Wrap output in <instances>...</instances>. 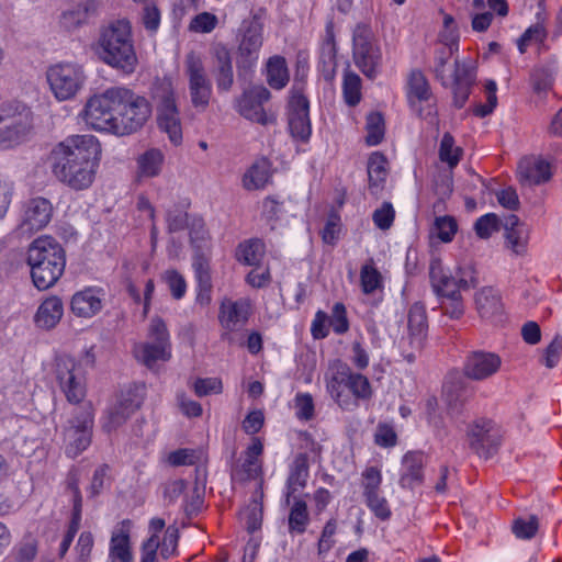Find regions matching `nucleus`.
I'll use <instances>...</instances> for the list:
<instances>
[{"label": "nucleus", "mask_w": 562, "mask_h": 562, "mask_svg": "<svg viewBox=\"0 0 562 562\" xmlns=\"http://www.w3.org/2000/svg\"><path fill=\"white\" fill-rule=\"evenodd\" d=\"M64 314V305L58 296L47 297L38 306L35 314V323L44 329L54 328L61 319Z\"/></svg>", "instance_id": "obj_32"}, {"label": "nucleus", "mask_w": 562, "mask_h": 562, "mask_svg": "<svg viewBox=\"0 0 562 562\" xmlns=\"http://www.w3.org/2000/svg\"><path fill=\"white\" fill-rule=\"evenodd\" d=\"M101 147L92 135H72L56 144L48 160L55 177L67 187L88 189L95 177Z\"/></svg>", "instance_id": "obj_2"}, {"label": "nucleus", "mask_w": 562, "mask_h": 562, "mask_svg": "<svg viewBox=\"0 0 562 562\" xmlns=\"http://www.w3.org/2000/svg\"><path fill=\"white\" fill-rule=\"evenodd\" d=\"M502 364L498 355L486 351L471 352L464 362L463 373L474 381H482L495 374Z\"/></svg>", "instance_id": "obj_21"}, {"label": "nucleus", "mask_w": 562, "mask_h": 562, "mask_svg": "<svg viewBox=\"0 0 562 562\" xmlns=\"http://www.w3.org/2000/svg\"><path fill=\"white\" fill-rule=\"evenodd\" d=\"M429 277L432 289L440 299L460 296L461 291H468L477 284L472 271L458 268L456 276H452L443 270L439 259L430 262Z\"/></svg>", "instance_id": "obj_9"}, {"label": "nucleus", "mask_w": 562, "mask_h": 562, "mask_svg": "<svg viewBox=\"0 0 562 562\" xmlns=\"http://www.w3.org/2000/svg\"><path fill=\"white\" fill-rule=\"evenodd\" d=\"M266 254L265 243L259 238H251L240 243L236 249V259L246 266H260Z\"/></svg>", "instance_id": "obj_36"}, {"label": "nucleus", "mask_w": 562, "mask_h": 562, "mask_svg": "<svg viewBox=\"0 0 562 562\" xmlns=\"http://www.w3.org/2000/svg\"><path fill=\"white\" fill-rule=\"evenodd\" d=\"M395 217V211L390 202H383L382 205L373 212L372 220L380 229H389Z\"/></svg>", "instance_id": "obj_54"}, {"label": "nucleus", "mask_w": 562, "mask_h": 562, "mask_svg": "<svg viewBox=\"0 0 562 562\" xmlns=\"http://www.w3.org/2000/svg\"><path fill=\"white\" fill-rule=\"evenodd\" d=\"M289 130L293 138L307 142L312 127L310 121V103L302 93V88L295 85L292 88V95L289 101Z\"/></svg>", "instance_id": "obj_17"}, {"label": "nucleus", "mask_w": 562, "mask_h": 562, "mask_svg": "<svg viewBox=\"0 0 562 562\" xmlns=\"http://www.w3.org/2000/svg\"><path fill=\"white\" fill-rule=\"evenodd\" d=\"M431 97L428 80L420 70H413L408 78V98L414 104L413 99L419 102L428 101Z\"/></svg>", "instance_id": "obj_42"}, {"label": "nucleus", "mask_w": 562, "mask_h": 562, "mask_svg": "<svg viewBox=\"0 0 562 562\" xmlns=\"http://www.w3.org/2000/svg\"><path fill=\"white\" fill-rule=\"evenodd\" d=\"M215 68L214 77L217 89L227 92L232 89L234 83V74L232 57L229 50L225 46H217L214 52Z\"/></svg>", "instance_id": "obj_30"}, {"label": "nucleus", "mask_w": 562, "mask_h": 562, "mask_svg": "<svg viewBox=\"0 0 562 562\" xmlns=\"http://www.w3.org/2000/svg\"><path fill=\"white\" fill-rule=\"evenodd\" d=\"M53 205L49 200L37 196L29 200L24 205L21 223L18 231L21 235H32L44 228L52 220Z\"/></svg>", "instance_id": "obj_19"}, {"label": "nucleus", "mask_w": 562, "mask_h": 562, "mask_svg": "<svg viewBox=\"0 0 562 562\" xmlns=\"http://www.w3.org/2000/svg\"><path fill=\"white\" fill-rule=\"evenodd\" d=\"M562 353V336L555 335L553 340L548 345V347L543 351L542 362L543 364L552 369L560 361V357Z\"/></svg>", "instance_id": "obj_56"}, {"label": "nucleus", "mask_w": 562, "mask_h": 562, "mask_svg": "<svg viewBox=\"0 0 562 562\" xmlns=\"http://www.w3.org/2000/svg\"><path fill=\"white\" fill-rule=\"evenodd\" d=\"M192 267L194 270L198 286H213L210 269V259L202 252L196 251L193 257Z\"/></svg>", "instance_id": "obj_45"}, {"label": "nucleus", "mask_w": 562, "mask_h": 562, "mask_svg": "<svg viewBox=\"0 0 562 562\" xmlns=\"http://www.w3.org/2000/svg\"><path fill=\"white\" fill-rule=\"evenodd\" d=\"M329 325L336 334H344L349 328V323L346 315V307L342 303H336L331 311Z\"/></svg>", "instance_id": "obj_58"}, {"label": "nucleus", "mask_w": 562, "mask_h": 562, "mask_svg": "<svg viewBox=\"0 0 562 562\" xmlns=\"http://www.w3.org/2000/svg\"><path fill=\"white\" fill-rule=\"evenodd\" d=\"M270 179L269 164L267 160L255 162L244 175L243 184L247 190L262 189Z\"/></svg>", "instance_id": "obj_40"}, {"label": "nucleus", "mask_w": 562, "mask_h": 562, "mask_svg": "<svg viewBox=\"0 0 562 562\" xmlns=\"http://www.w3.org/2000/svg\"><path fill=\"white\" fill-rule=\"evenodd\" d=\"M558 74L559 64L555 57L539 60L529 76L533 92L540 97H546L552 90Z\"/></svg>", "instance_id": "obj_23"}, {"label": "nucleus", "mask_w": 562, "mask_h": 562, "mask_svg": "<svg viewBox=\"0 0 562 562\" xmlns=\"http://www.w3.org/2000/svg\"><path fill=\"white\" fill-rule=\"evenodd\" d=\"M470 448L480 457H491L501 445L499 428L491 419L480 418L473 422L467 431Z\"/></svg>", "instance_id": "obj_16"}, {"label": "nucleus", "mask_w": 562, "mask_h": 562, "mask_svg": "<svg viewBox=\"0 0 562 562\" xmlns=\"http://www.w3.org/2000/svg\"><path fill=\"white\" fill-rule=\"evenodd\" d=\"M260 465L258 461L245 459L240 465H236L232 470V480L236 482H246L258 476Z\"/></svg>", "instance_id": "obj_52"}, {"label": "nucleus", "mask_w": 562, "mask_h": 562, "mask_svg": "<svg viewBox=\"0 0 562 562\" xmlns=\"http://www.w3.org/2000/svg\"><path fill=\"white\" fill-rule=\"evenodd\" d=\"M140 21L149 32H156L160 24V10L154 2H146L140 12Z\"/></svg>", "instance_id": "obj_53"}, {"label": "nucleus", "mask_w": 562, "mask_h": 562, "mask_svg": "<svg viewBox=\"0 0 562 562\" xmlns=\"http://www.w3.org/2000/svg\"><path fill=\"white\" fill-rule=\"evenodd\" d=\"M145 395L144 384H132L122 391L115 403L104 413L102 429L110 434L123 426L140 408Z\"/></svg>", "instance_id": "obj_8"}, {"label": "nucleus", "mask_w": 562, "mask_h": 562, "mask_svg": "<svg viewBox=\"0 0 562 562\" xmlns=\"http://www.w3.org/2000/svg\"><path fill=\"white\" fill-rule=\"evenodd\" d=\"M539 528V519L536 515L526 518L519 517L513 522V532L519 539H531L536 536Z\"/></svg>", "instance_id": "obj_48"}, {"label": "nucleus", "mask_w": 562, "mask_h": 562, "mask_svg": "<svg viewBox=\"0 0 562 562\" xmlns=\"http://www.w3.org/2000/svg\"><path fill=\"white\" fill-rule=\"evenodd\" d=\"M165 280L176 300H180L186 294L187 283L184 278L176 270H167Z\"/></svg>", "instance_id": "obj_59"}, {"label": "nucleus", "mask_w": 562, "mask_h": 562, "mask_svg": "<svg viewBox=\"0 0 562 562\" xmlns=\"http://www.w3.org/2000/svg\"><path fill=\"white\" fill-rule=\"evenodd\" d=\"M361 79L355 72H346L344 77L342 90L347 104L355 106L360 102Z\"/></svg>", "instance_id": "obj_47"}, {"label": "nucleus", "mask_w": 562, "mask_h": 562, "mask_svg": "<svg viewBox=\"0 0 562 562\" xmlns=\"http://www.w3.org/2000/svg\"><path fill=\"white\" fill-rule=\"evenodd\" d=\"M387 160L386 157L380 153L374 151L370 155L368 160V178H369V190L372 194H378L382 184L387 177Z\"/></svg>", "instance_id": "obj_34"}, {"label": "nucleus", "mask_w": 562, "mask_h": 562, "mask_svg": "<svg viewBox=\"0 0 562 562\" xmlns=\"http://www.w3.org/2000/svg\"><path fill=\"white\" fill-rule=\"evenodd\" d=\"M381 50L373 42L371 33L358 27L353 34V60L364 76L375 78L381 65Z\"/></svg>", "instance_id": "obj_14"}, {"label": "nucleus", "mask_w": 562, "mask_h": 562, "mask_svg": "<svg viewBox=\"0 0 562 562\" xmlns=\"http://www.w3.org/2000/svg\"><path fill=\"white\" fill-rule=\"evenodd\" d=\"M267 81L273 89H282L289 81V71L284 57L273 56L267 63Z\"/></svg>", "instance_id": "obj_38"}, {"label": "nucleus", "mask_w": 562, "mask_h": 562, "mask_svg": "<svg viewBox=\"0 0 562 562\" xmlns=\"http://www.w3.org/2000/svg\"><path fill=\"white\" fill-rule=\"evenodd\" d=\"M70 308L75 315L89 318L101 311L102 300L97 290L88 288L72 295Z\"/></svg>", "instance_id": "obj_29"}, {"label": "nucleus", "mask_w": 562, "mask_h": 562, "mask_svg": "<svg viewBox=\"0 0 562 562\" xmlns=\"http://www.w3.org/2000/svg\"><path fill=\"white\" fill-rule=\"evenodd\" d=\"M150 113L146 98L124 87H112L93 95L85 108L86 121L92 128L120 136L139 130Z\"/></svg>", "instance_id": "obj_1"}, {"label": "nucleus", "mask_w": 562, "mask_h": 562, "mask_svg": "<svg viewBox=\"0 0 562 562\" xmlns=\"http://www.w3.org/2000/svg\"><path fill=\"white\" fill-rule=\"evenodd\" d=\"M270 91L265 87H254L243 93L238 99V112L245 119L267 125L273 121L272 116H269L262 104L270 99Z\"/></svg>", "instance_id": "obj_20"}, {"label": "nucleus", "mask_w": 562, "mask_h": 562, "mask_svg": "<svg viewBox=\"0 0 562 562\" xmlns=\"http://www.w3.org/2000/svg\"><path fill=\"white\" fill-rule=\"evenodd\" d=\"M263 21L261 14H254L241 24V40L238 46L236 65L238 75L247 72L257 63L262 46Z\"/></svg>", "instance_id": "obj_10"}, {"label": "nucleus", "mask_w": 562, "mask_h": 562, "mask_svg": "<svg viewBox=\"0 0 562 562\" xmlns=\"http://www.w3.org/2000/svg\"><path fill=\"white\" fill-rule=\"evenodd\" d=\"M241 516L246 521L247 530L250 533L257 531L262 524V503L257 497H254L241 512Z\"/></svg>", "instance_id": "obj_46"}, {"label": "nucleus", "mask_w": 562, "mask_h": 562, "mask_svg": "<svg viewBox=\"0 0 562 562\" xmlns=\"http://www.w3.org/2000/svg\"><path fill=\"white\" fill-rule=\"evenodd\" d=\"M0 148H13L26 142L33 132V113L25 104L13 101L0 105Z\"/></svg>", "instance_id": "obj_5"}, {"label": "nucleus", "mask_w": 562, "mask_h": 562, "mask_svg": "<svg viewBox=\"0 0 562 562\" xmlns=\"http://www.w3.org/2000/svg\"><path fill=\"white\" fill-rule=\"evenodd\" d=\"M162 162L164 155L159 149H148L137 160L139 173L144 177H156L161 170Z\"/></svg>", "instance_id": "obj_41"}, {"label": "nucleus", "mask_w": 562, "mask_h": 562, "mask_svg": "<svg viewBox=\"0 0 562 562\" xmlns=\"http://www.w3.org/2000/svg\"><path fill=\"white\" fill-rule=\"evenodd\" d=\"M505 239L507 246L515 252L520 254L524 251L527 243V232L525 228H517L505 231Z\"/></svg>", "instance_id": "obj_64"}, {"label": "nucleus", "mask_w": 562, "mask_h": 562, "mask_svg": "<svg viewBox=\"0 0 562 562\" xmlns=\"http://www.w3.org/2000/svg\"><path fill=\"white\" fill-rule=\"evenodd\" d=\"M98 55L102 61L124 74L134 72L137 56L127 20L114 21L101 32Z\"/></svg>", "instance_id": "obj_4"}, {"label": "nucleus", "mask_w": 562, "mask_h": 562, "mask_svg": "<svg viewBox=\"0 0 562 562\" xmlns=\"http://www.w3.org/2000/svg\"><path fill=\"white\" fill-rule=\"evenodd\" d=\"M363 476V495L369 496L379 493L380 485L382 482L381 472L375 467L366 469L362 474Z\"/></svg>", "instance_id": "obj_57"}, {"label": "nucleus", "mask_w": 562, "mask_h": 562, "mask_svg": "<svg viewBox=\"0 0 562 562\" xmlns=\"http://www.w3.org/2000/svg\"><path fill=\"white\" fill-rule=\"evenodd\" d=\"M196 451L193 449H178L168 454V462L172 467L193 465L198 461Z\"/></svg>", "instance_id": "obj_62"}, {"label": "nucleus", "mask_w": 562, "mask_h": 562, "mask_svg": "<svg viewBox=\"0 0 562 562\" xmlns=\"http://www.w3.org/2000/svg\"><path fill=\"white\" fill-rule=\"evenodd\" d=\"M151 100L157 110L159 127L166 132L169 139L178 145L182 140L180 113L177 106L176 91L168 78L158 79L151 88Z\"/></svg>", "instance_id": "obj_6"}, {"label": "nucleus", "mask_w": 562, "mask_h": 562, "mask_svg": "<svg viewBox=\"0 0 562 562\" xmlns=\"http://www.w3.org/2000/svg\"><path fill=\"white\" fill-rule=\"evenodd\" d=\"M473 396V389L460 375H451L443 385V398L448 408L460 412Z\"/></svg>", "instance_id": "obj_26"}, {"label": "nucleus", "mask_w": 562, "mask_h": 562, "mask_svg": "<svg viewBox=\"0 0 562 562\" xmlns=\"http://www.w3.org/2000/svg\"><path fill=\"white\" fill-rule=\"evenodd\" d=\"M131 521L125 519L121 528L114 530L110 540L109 559L113 562H133V553L130 540Z\"/></svg>", "instance_id": "obj_28"}, {"label": "nucleus", "mask_w": 562, "mask_h": 562, "mask_svg": "<svg viewBox=\"0 0 562 562\" xmlns=\"http://www.w3.org/2000/svg\"><path fill=\"white\" fill-rule=\"evenodd\" d=\"M366 502L368 507L381 520H387L391 517V509L387 505V501L380 496L379 493L366 496Z\"/></svg>", "instance_id": "obj_60"}, {"label": "nucleus", "mask_w": 562, "mask_h": 562, "mask_svg": "<svg viewBox=\"0 0 562 562\" xmlns=\"http://www.w3.org/2000/svg\"><path fill=\"white\" fill-rule=\"evenodd\" d=\"M440 308L442 313L450 318L458 319L464 314V304L462 296L440 299Z\"/></svg>", "instance_id": "obj_61"}, {"label": "nucleus", "mask_w": 562, "mask_h": 562, "mask_svg": "<svg viewBox=\"0 0 562 562\" xmlns=\"http://www.w3.org/2000/svg\"><path fill=\"white\" fill-rule=\"evenodd\" d=\"M407 336L402 337L400 347L404 359L412 363L415 361L417 353L424 347L428 331V321L424 304L414 303L407 315Z\"/></svg>", "instance_id": "obj_11"}, {"label": "nucleus", "mask_w": 562, "mask_h": 562, "mask_svg": "<svg viewBox=\"0 0 562 562\" xmlns=\"http://www.w3.org/2000/svg\"><path fill=\"white\" fill-rule=\"evenodd\" d=\"M186 74L189 80V93L193 108L205 111L212 97V83L199 56L190 53L186 58Z\"/></svg>", "instance_id": "obj_13"}, {"label": "nucleus", "mask_w": 562, "mask_h": 562, "mask_svg": "<svg viewBox=\"0 0 562 562\" xmlns=\"http://www.w3.org/2000/svg\"><path fill=\"white\" fill-rule=\"evenodd\" d=\"M475 306L480 316L492 322H501L504 305L501 296L493 288H483L475 294Z\"/></svg>", "instance_id": "obj_27"}, {"label": "nucleus", "mask_w": 562, "mask_h": 562, "mask_svg": "<svg viewBox=\"0 0 562 562\" xmlns=\"http://www.w3.org/2000/svg\"><path fill=\"white\" fill-rule=\"evenodd\" d=\"M308 524L310 513L306 503L302 499L295 501L289 513V532L291 535H302L306 531Z\"/></svg>", "instance_id": "obj_39"}, {"label": "nucleus", "mask_w": 562, "mask_h": 562, "mask_svg": "<svg viewBox=\"0 0 562 562\" xmlns=\"http://www.w3.org/2000/svg\"><path fill=\"white\" fill-rule=\"evenodd\" d=\"M342 386L348 389L358 398H369L371 396V386L369 380L360 373L341 372L339 376H335L327 385L330 395L342 408L349 407L348 396L344 397Z\"/></svg>", "instance_id": "obj_18"}, {"label": "nucleus", "mask_w": 562, "mask_h": 562, "mask_svg": "<svg viewBox=\"0 0 562 562\" xmlns=\"http://www.w3.org/2000/svg\"><path fill=\"white\" fill-rule=\"evenodd\" d=\"M222 390V381L217 378L198 379L194 383V392L200 397L209 394H220Z\"/></svg>", "instance_id": "obj_63"}, {"label": "nucleus", "mask_w": 562, "mask_h": 562, "mask_svg": "<svg viewBox=\"0 0 562 562\" xmlns=\"http://www.w3.org/2000/svg\"><path fill=\"white\" fill-rule=\"evenodd\" d=\"M135 356L148 369H154L157 361L169 360L170 346L161 342L143 344L135 349Z\"/></svg>", "instance_id": "obj_35"}, {"label": "nucleus", "mask_w": 562, "mask_h": 562, "mask_svg": "<svg viewBox=\"0 0 562 562\" xmlns=\"http://www.w3.org/2000/svg\"><path fill=\"white\" fill-rule=\"evenodd\" d=\"M501 221L494 213H488L476 220L474 229L480 238H488L494 232H498Z\"/></svg>", "instance_id": "obj_51"}, {"label": "nucleus", "mask_w": 562, "mask_h": 562, "mask_svg": "<svg viewBox=\"0 0 562 562\" xmlns=\"http://www.w3.org/2000/svg\"><path fill=\"white\" fill-rule=\"evenodd\" d=\"M47 82L56 99L74 98L83 87L86 75L82 66L75 63H58L46 71Z\"/></svg>", "instance_id": "obj_7"}, {"label": "nucleus", "mask_w": 562, "mask_h": 562, "mask_svg": "<svg viewBox=\"0 0 562 562\" xmlns=\"http://www.w3.org/2000/svg\"><path fill=\"white\" fill-rule=\"evenodd\" d=\"M362 291L366 294L373 293L382 285V276L373 265H364L360 271Z\"/></svg>", "instance_id": "obj_50"}, {"label": "nucleus", "mask_w": 562, "mask_h": 562, "mask_svg": "<svg viewBox=\"0 0 562 562\" xmlns=\"http://www.w3.org/2000/svg\"><path fill=\"white\" fill-rule=\"evenodd\" d=\"M308 476V465L306 457L300 454L295 458L294 464L291 469L290 475L286 481V504L290 503V497L300 488L304 487Z\"/></svg>", "instance_id": "obj_37"}, {"label": "nucleus", "mask_w": 562, "mask_h": 562, "mask_svg": "<svg viewBox=\"0 0 562 562\" xmlns=\"http://www.w3.org/2000/svg\"><path fill=\"white\" fill-rule=\"evenodd\" d=\"M462 148L454 146V138L450 133H445L439 147V158L442 162L448 164L450 168H454L462 156Z\"/></svg>", "instance_id": "obj_43"}, {"label": "nucleus", "mask_w": 562, "mask_h": 562, "mask_svg": "<svg viewBox=\"0 0 562 562\" xmlns=\"http://www.w3.org/2000/svg\"><path fill=\"white\" fill-rule=\"evenodd\" d=\"M435 228L437 236L443 241H451L454 234L457 233V222L451 216L437 217L435 221Z\"/></svg>", "instance_id": "obj_55"}, {"label": "nucleus", "mask_w": 562, "mask_h": 562, "mask_svg": "<svg viewBox=\"0 0 562 562\" xmlns=\"http://www.w3.org/2000/svg\"><path fill=\"white\" fill-rule=\"evenodd\" d=\"M367 136L366 143L369 146L380 144L384 137V119L379 112H371L367 116Z\"/></svg>", "instance_id": "obj_44"}, {"label": "nucleus", "mask_w": 562, "mask_h": 562, "mask_svg": "<svg viewBox=\"0 0 562 562\" xmlns=\"http://www.w3.org/2000/svg\"><path fill=\"white\" fill-rule=\"evenodd\" d=\"M547 37V31L541 23H536L529 26L524 34L518 38L517 45L521 54H524L528 46L533 43H542Z\"/></svg>", "instance_id": "obj_49"}, {"label": "nucleus", "mask_w": 562, "mask_h": 562, "mask_svg": "<svg viewBox=\"0 0 562 562\" xmlns=\"http://www.w3.org/2000/svg\"><path fill=\"white\" fill-rule=\"evenodd\" d=\"M92 425L93 415L89 406L74 408L72 417L68 420V426L64 430L68 457L76 458L89 447Z\"/></svg>", "instance_id": "obj_12"}, {"label": "nucleus", "mask_w": 562, "mask_h": 562, "mask_svg": "<svg viewBox=\"0 0 562 562\" xmlns=\"http://www.w3.org/2000/svg\"><path fill=\"white\" fill-rule=\"evenodd\" d=\"M75 359L69 356H59L55 360V374L58 384L67 401L71 404L80 403L86 396L82 378Z\"/></svg>", "instance_id": "obj_15"}, {"label": "nucleus", "mask_w": 562, "mask_h": 562, "mask_svg": "<svg viewBox=\"0 0 562 562\" xmlns=\"http://www.w3.org/2000/svg\"><path fill=\"white\" fill-rule=\"evenodd\" d=\"M27 265L34 286L44 291L57 283L65 271L66 254L50 236L34 239L27 249Z\"/></svg>", "instance_id": "obj_3"}, {"label": "nucleus", "mask_w": 562, "mask_h": 562, "mask_svg": "<svg viewBox=\"0 0 562 562\" xmlns=\"http://www.w3.org/2000/svg\"><path fill=\"white\" fill-rule=\"evenodd\" d=\"M101 7V0H77L60 14L59 23L66 31H75L94 18Z\"/></svg>", "instance_id": "obj_22"}, {"label": "nucleus", "mask_w": 562, "mask_h": 562, "mask_svg": "<svg viewBox=\"0 0 562 562\" xmlns=\"http://www.w3.org/2000/svg\"><path fill=\"white\" fill-rule=\"evenodd\" d=\"M521 182L540 184L551 178L550 165L546 160H525L518 167Z\"/></svg>", "instance_id": "obj_33"}, {"label": "nucleus", "mask_w": 562, "mask_h": 562, "mask_svg": "<svg viewBox=\"0 0 562 562\" xmlns=\"http://www.w3.org/2000/svg\"><path fill=\"white\" fill-rule=\"evenodd\" d=\"M250 315V303L248 300L226 301L220 307V322L228 330L241 328Z\"/></svg>", "instance_id": "obj_25"}, {"label": "nucleus", "mask_w": 562, "mask_h": 562, "mask_svg": "<svg viewBox=\"0 0 562 562\" xmlns=\"http://www.w3.org/2000/svg\"><path fill=\"white\" fill-rule=\"evenodd\" d=\"M404 472L400 479L403 488L413 490L424 481V457L420 452H408L403 458Z\"/></svg>", "instance_id": "obj_31"}, {"label": "nucleus", "mask_w": 562, "mask_h": 562, "mask_svg": "<svg viewBox=\"0 0 562 562\" xmlns=\"http://www.w3.org/2000/svg\"><path fill=\"white\" fill-rule=\"evenodd\" d=\"M475 69L465 63L454 61V71L452 80L453 104L461 109L469 99L471 89L475 83Z\"/></svg>", "instance_id": "obj_24"}]
</instances>
